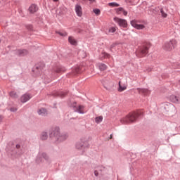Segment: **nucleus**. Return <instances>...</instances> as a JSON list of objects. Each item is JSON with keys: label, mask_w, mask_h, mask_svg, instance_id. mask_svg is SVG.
<instances>
[{"label": "nucleus", "mask_w": 180, "mask_h": 180, "mask_svg": "<svg viewBox=\"0 0 180 180\" xmlns=\"http://www.w3.org/2000/svg\"><path fill=\"white\" fill-rule=\"evenodd\" d=\"M0 43H1V39H0Z\"/></svg>", "instance_id": "37998d69"}, {"label": "nucleus", "mask_w": 180, "mask_h": 180, "mask_svg": "<svg viewBox=\"0 0 180 180\" xmlns=\"http://www.w3.org/2000/svg\"><path fill=\"white\" fill-rule=\"evenodd\" d=\"M10 96L11 98H13L14 99H16V98H18L19 95H18L17 93L15 91H11L10 93Z\"/></svg>", "instance_id": "4be33fe9"}, {"label": "nucleus", "mask_w": 180, "mask_h": 180, "mask_svg": "<svg viewBox=\"0 0 180 180\" xmlns=\"http://www.w3.org/2000/svg\"><path fill=\"white\" fill-rule=\"evenodd\" d=\"M110 139H112V135H110Z\"/></svg>", "instance_id": "79ce46f5"}, {"label": "nucleus", "mask_w": 180, "mask_h": 180, "mask_svg": "<svg viewBox=\"0 0 180 180\" xmlns=\"http://www.w3.org/2000/svg\"><path fill=\"white\" fill-rule=\"evenodd\" d=\"M97 67L100 71H105V70H108V66L104 63H98Z\"/></svg>", "instance_id": "4468645a"}, {"label": "nucleus", "mask_w": 180, "mask_h": 180, "mask_svg": "<svg viewBox=\"0 0 180 180\" xmlns=\"http://www.w3.org/2000/svg\"><path fill=\"white\" fill-rule=\"evenodd\" d=\"M59 34H60V36H67V34L66 33H63V32H58Z\"/></svg>", "instance_id": "473e14b6"}, {"label": "nucleus", "mask_w": 180, "mask_h": 180, "mask_svg": "<svg viewBox=\"0 0 180 180\" xmlns=\"http://www.w3.org/2000/svg\"><path fill=\"white\" fill-rule=\"evenodd\" d=\"M114 20L119 26H121V27H127V21L126 20L115 17Z\"/></svg>", "instance_id": "39448f33"}, {"label": "nucleus", "mask_w": 180, "mask_h": 180, "mask_svg": "<svg viewBox=\"0 0 180 180\" xmlns=\"http://www.w3.org/2000/svg\"><path fill=\"white\" fill-rule=\"evenodd\" d=\"M94 175H95V176H98V175H99V172H98V171H95L94 172Z\"/></svg>", "instance_id": "f704fd0d"}, {"label": "nucleus", "mask_w": 180, "mask_h": 180, "mask_svg": "<svg viewBox=\"0 0 180 180\" xmlns=\"http://www.w3.org/2000/svg\"><path fill=\"white\" fill-rule=\"evenodd\" d=\"M131 25L135 29H137L138 30H143L146 27L144 25L139 24L138 21L136 20H133L131 21Z\"/></svg>", "instance_id": "423d86ee"}, {"label": "nucleus", "mask_w": 180, "mask_h": 180, "mask_svg": "<svg viewBox=\"0 0 180 180\" xmlns=\"http://www.w3.org/2000/svg\"><path fill=\"white\" fill-rule=\"evenodd\" d=\"M10 110L11 111V112H16V110H18V108H11L10 109Z\"/></svg>", "instance_id": "2f4dec72"}, {"label": "nucleus", "mask_w": 180, "mask_h": 180, "mask_svg": "<svg viewBox=\"0 0 180 180\" xmlns=\"http://www.w3.org/2000/svg\"><path fill=\"white\" fill-rule=\"evenodd\" d=\"M93 12L95 13V15H101V10L98 8H95L93 10Z\"/></svg>", "instance_id": "a878e982"}, {"label": "nucleus", "mask_w": 180, "mask_h": 180, "mask_svg": "<svg viewBox=\"0 0 180 180\" xmlns=\"http://www.w3.org/2000/svg\"><path fill=\"white\" fill-rule=\"evenodd\" d=\"M64 70L61 68H56L54 69V72H56V74H61Z\"/></svg>", "instance_id": "5701e85b"}, {"label": "nucleus", "mask_w": 180, "mask_h": 180, "mask_svg": "<svg viewBox=\"0 0 180 180\" xmlns=\"http://www.w3.org/2000/svg\"><path fill=\"white\" fill-rule=\"evenodd\" d=\"M139 117V113L137 112H132L129 113L126 117L122 118L120 120L121 123L122 124H127L129 123H133V122H136V120Z\"/></svg>", "instance_id": "f257e3e1"}, {"label": "nucleus", "mask_w": 180, "mask_h": 180, "mask_svg": "<svg viewBox=\"0 0 180 180\" xmlns=\"http://www.w3.org/2000/svg\"><path fill=\"white\" fill-rule=\"evenodd\" d=\"M91 4H94V2H96V0H89Z\"/></svg>", "instance_id": "e433bc0d"}, {"label": "nucleus", "mask_w": 180, "mask_h": 180, "mask_svg": "<svg viewBox=\"0 0 180 180\" xmlns=\"http://www.w3.org/2000/svg\"><path fill=\"white\" fill-rule=\"evenodd\" d=\"M39 157L44 158V160H46V161H49V155H47V154H46L44 153H39Z\"/></svg>", "instance_id": "aec40b11"}, {"label": "nucleus", "mask_w": 180, "mask_h": 180, "mask_svg": "<svg viewBox=\"0 0 180 180\" xmlns=\"http://www.w3.org/2000/svg\"><path fill=\"white\" fill-rule=\"evenodd\" d=\"M83 1H85V0H83Z\"/></svg>", "instance_id": "c03bdc74"}, {"label": "nucleus", "mask_w": 180, "mask_h": 180, "mask_svg": "<svg viewBox=\"0 0 180 180\" xmlns=\"http://www.w3.org/2000/svg\"><path fill=\"white\" fill-rule=\"evenodd\" d=\"M102 120H103V117H102V116L96 117V123H101V122H102Z\"/></svg>", "instance_id": "393cba45"}, {"label": "nucleus", "mask_w": 180, "mask_h": 180, "mask_svg": "<svg viewBox=\"0 0 180 180\" xmlns=\"http://www.w3.org/2000/svg\"><path fill=\"white\" fill-rule=\"evenodd\" d=\"M176 40L172 39L170 41H167L162 45V49L165 51H172L175 47H176Z\"/></svg>", "instance_id": "f03ea898"}, {"label": "nucleus", "mask_w": 180, "mask_h": 180, "mask_svg": "<svg viewBox=\"0 0 180 180\" xmlns=\"http://www.w3.org/2000/svg\"><path fill=\"white\" fill-rule=\"evenodd\" d=\"M16 148H20V145H16Z\"/></svg>", "instance_id": "58836bf2"}, {"label": "nucleus", "mask_w": 180, "mask_h": 180, "mask_svg": "<svg viewBox=\"0 0 180 180\" xmlns=\"http://www.w3.org/2000/svg\"><path fill=\"white\" fill-rule=\"evenodd\" d=\"M122 13L124 16H127V11L123 10Z\"/></svg>", "instance_id": "72a5a7b5"}, {"label": "nucleus", "mask_w": 180, "mask_h": 180, "mask_svg": "<svg viewBox=\"0 0 180 180\" xmlns=\"http://www.w3.org/2000/svg\"><path fill=\"white\" fill-rule=\"evenodd\" d=\"M79 73V67H77L75 69H73V74L75 75V74Z\"/></svg>", "instance_id": "cd10ccee"}, {"label": "nucleus", "mask_w": 180, "mask_h": 180, "mask_svg": "<svg viewBox=\"0 0 180 180\" xmlns=\"http://www.w3.org/2000/svg\"><path fill=\"white\" fill-rule=\"evenodd\" d=\"M75 11L76 15H77L79 18H81L82 16V6H81V4H75Z\"/></svg>", "instance_id": "0eeeda50"}, {"label": "nucleus", "mask_w": 180, "mask_h": 180, "mask_svg": "<svg viewBox=\"0 0 180 180\" xmlns=\"http://www.w3.org/2000/svg\"><path fill=\"white\" fill-rule=\"evenodd\" d=\"M53 2H58V0H53Z\"/></svg>", "instance_id": "ea45409f"}, {"label": "nucleus", "mask_w": 180, "mask_h": 180, "mask_svg": "<svg viewBox=\"0 0 180 180\" xmlns=\"http://www.w3.org/2000/svg\"><path fill=\"white\" fill-rule=\"evenodd\" d=\"M148 46H141L136 51V56L139 58L146 57V55L148 53Z\"/></svg>", "instance_id": "7ed1b4c3"}, {"label": "nucleus", "mask_w": 180, "mask_h": 180, "mask_svg": "<svg viewBox=\"0 0 180 180\" xmlns=\"http://www.w3.org/2000/svg\"><path fill=\"white\" fill-rule=\"evenodd\" d=\"M137 91L141 95H148L150 94V91L147 89H137Z\"/></svg>", "instance_id": "ddd939ff"}, {"label": "nucleus", "mask_w": 180, "mask_h": 180, "mask_svg": "<svg viewBox=\"0 0 180 180\" xmlns=\"http://www.w3.org/2000/svg\"><path fill=\"white\" fill-rule=\"evenodd\" d=\"M15 54L20 57H23V56H27V54H29V51L26 49H18L15 51Z\"/></svg>", "instance_id": "1a4fd4ad"}, {"label": "nucleus", "mask_w": 180, "mask_h": 180, "mask_svg": "<svg viewBox=\"0 0 180 180\" xmlns=\"http://www.w3.org/2000/svg\"><path fill=\"white\" fill-rule=\"evenodd\" d=\"M38 113L41 116H45V115H47V110L45 108H41L38 110Z\"/></svg>", "instance_id": "a211bd4d"}, {"label": "nucleus", "mask_w": 180, "mask_h": 180, "mask_svg": "<svg viewBox=\"0 0 180 180\" xmlns=\"http://www.w3.org/2000/svg\"><path fill=\"white\" fill-rule=\"evenodd\" d=\"M160 13H161L162 18H167V16H168L167 13H165L164 10L162 8L160 9Z\"/></svg>", "instance_id": "bb28decb"}, {"label": "nucleus", "mask_w": 180, "mask_h": 180, "mask_svg": "<svg viewBox=\"0 0 180 180\" xmlns=\"http://www.w3.org/2000/svg\"><path fill=\"white\" fill-rule=\"evenodd\" d=\"M169 101L173 103H180V98L175 95H171L169 96Z\"/></svg>", "instance_id": "f8f14e48"}, {"label": "nucleus", "mask_w": 180, "mask_h": 180, "mask_svg": "<svg viewBox=\"0 0 180 180\" xmlns=\"http://www.w3.org/2000/svg\"><path fill=\"white\" fill-rule=\"evenodd\" d=\"M84 145L85 142L82 140H80L76 143V148H77V150H81V148H82V147H84Z\"/></svg>", "instance_id": "2eb2a0df"}, {"label": "nucleus", "mask_w": 180, "mask_h": 180, "mask_svg": "<svg viewBox=\"0 0 180 180\" xmlns=\"http://www.w3.org/2000/svg\"><path fill=\"white\" fill-rule=\"evenodd\" d=\"M102 56H103V57H104V58H109V57H110V55H109L106 52L102 53Z\"/></svg>", "instance_id": "c85d7f7f"}, {"label": "nucleus", "mask_w": 180, "mask_h": 180, "mask_svg": "<svg viewBox=\"0 0 180 180\" xmlns=\"http://www.w3.org/2000/svg\"><path fill=\"white\" fill-rule=\"evenodd\" d=\"M60 96H64V95H65V93H64V92H61L60 94Z\"/></svg>", "instance_id": "c9c22d12"}, {"label": "nucleus", "mask_w": 180, "mask_h": 180, "mask_svg": "<svg viewBox=\"0 0 180 180\" xmlns=\"http://www.w3.org/2000/svg\"><path fill=\"white\" fill-rule=\"evenodd\" d=\"M179 85H180V80H179Z\"/></svg>", "instance_id": "a19ab883"}, {"label": "nucleus", "mask_w": 180, "mask_h": 180, "mask_svg": "<svg viewBox=\"0 0 180 180\" xmlns=\"http://www.w3.org/2000/svg\"><path fill=\"white\" fill-rule=\"evenodd\" d=\"M68 41L72 46H77V40L73 37H69Z\"/></svg>", "instance_id": "f3484780"}, {"label": "nucleus", "mask_w": 180, "mask_h": 180, "mask_svg": "<svg viewBox=\"0 0 180 180\" xmlns=\"http://www.w3.org/2000/svg\"><path fill=\"white\" fill-rule=\"evenodd\" d=\"M32 95L29 94H25L20 97V102H22V103H26V102L30 101Z\"/></svg>", "instance_id": "6e6552de"}, {"label": "nucleus", "mask_w": 180, "mask_h": 180, "mask_svg": "<svg viewBox=\"0 0 180 180\" xmlns=\"http://www.w3.org/2000/svg\"><path fill=\"white\" fill-rule=\"evenodd\" d=\"M48 135L46 132H42L41 134V140H47Z\"/></svg>", "instance_id": "412c9836"}, {"label": "nucleus", "mask_w": 180, "mask_h": 180, "mask_svg": "<svg viewBox=\"0 0 180 180\" xmlns=\"http://www.w3.org/2000/svg\"><path fill=\"white\" fill-rule=\"evenodd\" d=\"M108 6H110L111 8H117L120 6V4L116 3V2H112L108 4Z\"/></svg>", "instance_id": "6ab92c4d"}, {"label": "nucleus", "mask_w": 180, "mask_h": 180, "mask_svg": "<svg viewBox=\"0 0 180 180\" xmlns=\"http://www.w3.org/2000/svg\"><path fill=\"white\" fill-rule=\"evenodd\" d=\"M152 70H153V68H151V67H148L145 71L146 72H151Z\"/></svg>", "instance_id": "7c9ffc66"}, {"label": "nucleus", "mask_w": 180, "mask_h": 180, "mask_svg": "<svg viewBox=\"0 0 180 180\" xmlns=\"http://www.w3.org/2000/svg\"><path fill=\"white\" fill-rule=\"evenodd\" d=\"M116 12H117V15H120V12H123V8L120 7V8H117Z\"/></svg>", "instance_id": "c756f323"}, {"label": "nucleus", "mask_w": 180, "mask_h": 180, "mask_svg": "<svg viewBox=\"0 0 180 180\" xmlns=\"http://www.w3.org/2000/svg\"><path fill=\"white\" fill-rule=\"evenodd\" d=\"M55 139H57L58 141H64V140H67L68 138V134H60L58 129L57 132L54 133Z\"/></svg>", "instance_id": "20e7f679"}, {"label": "nucleus", "mask_w": 180, "mask_h": 180, "mask_svg": "<svg viewBox=\"0 0 180 180\" xmlns=\"http://www.w3.org/2000/svg\"><path fill=\"white\" fill-rule=\"evenodd\" d=\"M117 30V28L116 27H111L108 30V33H115V32H116Z\"/></svg>", "instance_id": "b1692460"}, {"label": "nucleus", "mask_w": 180, "mask_h": 180, "mask_svg": "<svg viewBox=\"0 0 180 180\" xmlns=\"http://www.w3.org/2000/svg\"><path fill=\"white\" fill-rule=\"evenodd\" d=\"M119 87H118V91L119 92H123V91H126L127 89V83L125 84H122V82H119L118 83Z\"/></svg>", "instance_id": "9d476101"}, {"label": "nucleus", "mask_w": 180, "mask_h": 180, "mask_svg": "<svg viewBox=\"0 0 180 180\" xmlns=\"http://www.w3.org/2000/svg\"><path fill=\"white\" fill-rule=\"evenodd\" d=\"M39 11V7L36 4H32L29 8L30 13H36Z\"/></svg>", "instance_id": "9b49d317"}, {"label": "nucleus", "mask_w": 180, "mask_h": 180, "mask_svg": "<svg viewBox=\"0 0 180 180\" xmlns=\"http://www.w3.org/2000/svg\"><path fill=\"white\" fill-rule=\"evenodd\" d=\"M75 110L78 113H84V105L75 106Z\"/></svg>", "instance_id": "dca6fc26"}, {"label": "nucleus", "mask_w": 180, "mask_h": 180, "mask_svg": "<svg viewBox=\"0 0 180 180\" xmlns=\"http://www.w3.org/2000/svg\"><path fill=\"white\" fill-rule=\"evenodd\" d=\"M3 119H4V117L2 116H0V123H1V122H2Z\"/></svg>", "instance_id": "4c0bfd02"}]
</instances>
